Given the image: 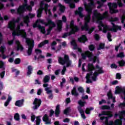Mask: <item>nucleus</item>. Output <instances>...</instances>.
I'll list each match as a JSON object with an SVG mask.
<instances>
[{"instance_id":"nucleus-1","label":"nucleus","mask_w":125,"mask_h":125,"mask_svg":"<svg viewBox=\"0 0 125 125\" xmlns=\"http://www.w3.org/2000/svg\"><path fill=\"white\" fill-rule=\"evenodd\" d=\"M33 7L31 5H28V4L25 3L21 5H20L19 8L17 9V14L20 15V17H24V13L25 11H32Z\"/></svg>"},{"instance_id":"nucleus-2","label":"nucleus","mask_w":125,"mask_h":125,"mask_svg":"<svg viewBox=\"0 0 125 125\" xmlns=\"http://www.w3.org/2000/svg\"><path fill=\"white\" fill-rule=\"evenodd\" d=\"M20 29H21V26L18 24L16 29L15 28L14 30H11V31H13L12 33V37L21 36V37L23 39H27V33L25 31V30Z\"/></svg>"},{"instance_id":"nucleus-3","label":"nucleus","mask_w":125,"mask_h":125,"mask_svg":"<svg viewBox=\"0 0 125 125\" xmlns=\"http://www.w3.org/2000/svg\"><path fill=\"white\" fill-rule=\"evenodd\" d=\"M87 5V7H85V9L86 12H87V15L84 17V23L88 24L90 22V20L91 19V13H92V8L91 6L94 5L93 2H90L88 5L84 4V6Z\"/></svg>"},{"instance_id":"nucleus-4","label":"nucleus","mask_w":125,"mask_h":125,"mask_svg":"<svg viewBox=\"0 0 125 125\" xmlns=\"http://www.w3.org/2000/svg\"><path fill=\"white\" fill-rule=\"evenodd\" d=\"M58 62L61 65H65L66 64L67 68L70 67L72 64V61L70 60L69 56L68 55H64V58L59 57L58 59Z\"/></svg>"},{"instance_id":"nucleus-5","label":"nucleus","mask_w":125,"mask_h":125,"mask_svg":"<svg viewBox=\"0 0 125 125\" xmlns=\"http://www.w3.org/2000/svg\"><path fill=\"white\" fill-rule=\"evenodd\" d=\"M117 21H119V18H111L110 20V22H111V24L112 25V27L110 28L109 31H111V32H114L115 33H117L118 32V30L120 31L122 30V26H119L118 25H116L113 22H117Z\"/></svg>"},{"instance_id":"nucleus-6","label":"nucleus","mask_w":125,"mask_h":125,"mask_svg":"<svg viewBox=\"0 0 125 125\" xmlns=\"http://www.w3.org/2000/svg\"><path fill=\"white\" fill-rule=\"evenodd\" d=\"M108 11H105L104 14L103 16L101 15V14L99 13L97 11H95L93 13V16L92 17V20H95L97 19L98 21H102L104 19H105V17L108 15Z\"/></svg>"},{"instance_id":"nucleus-7","label":"nucleus","mask_w":125,"mask_h":125,"mask_svg":"<svg viewBox=\"0 0 125 125\" xmlns=\"http://www.w3.org/2000/svg\"><path fill=\"white\" fill-rule=\"evenodd\" d=\"M25 42L28 46V49L27 50V53L29 56L32 55V53L33 52V48H34V46H35V42L34 40L32 41V42H31V40L29 38H26Z\"/></svg>"},{"instance_id":"nucleus-8","label":"nucleus","mask_w":125,"mask_h":125,"mask_svg":"<svg viewBox=\"0 0 125 125\" xmlns=\"http://www.w3.org/2000/svg\"><path fill=\"white\" fill-rule=\"evenodd\" d=\"M21 18L20 17H18L16 20L13 19L12 21H10L8 24V28L10 30H14L16 27V23H19L20 22Z\"/></svg>"},{"instance_id":"nucleus-9","label":"nucleus","mask_w":125,"mask_h":125,"mask_svg":"<svg viewBox=\"0 0 125 125\" xmlns=\"http://www.w3.org/2000/svg\"><path fill=\"white\" fill-rule=\"evenodd\" d=\"M87 70L90 73H87L86 76V79H90L92 76L93 72L92 71L95 70V66L93 65V63H88L87 65Z\"/></svg>"},{"instance_id":"nucleus-10","label":"nucleus","mask_w":125,"mask_h":125,"mask_svg":"<svg viewBox=\"0 0 125 125\" xmlns=\"http://www.w3.org/2000/svg\"><path fill=\"white\" fill-rule=\"evenodd\" d=\"M108 5L109 8L110 13H118L119 10H115L118 7V4L117 3H108Z\"/></svg>"},{"instance_id":"nucleus-11","label":"nucleus","mask_w":125,"mask_h":125,"mask_svg":"<svg viewBox=\"0 0 125 125\" xmlns=\"http://www.w3.org/2000/svg\"><path fill=\"white\" fill-rule=\"evenodd\" d=\"M95 69H97L98 70L95 71L93 73V76L94 77H98L99 75H101L102 74H104L105 72L103 70V67H100L99 65L96 64L95 67Z\"/></svg>"},{"instance_id":"nucleus-12","label":"nucleus","mask_w":125,"mask_h":125,"mask_svg":"<svg viewBox=\"0 0 125 125\" xmlns=\"http://www.w3.org/2000/svg\"><path fill=\"white\" fill-rule=\"evenodd\" d=\"M33 104L34 105L33 106V109H34V110H37L42 104V100L36 98L34 100V101L33 102Z\"/></svg>"},{"instance_id":"nucleus-13","label":"nucleus","mask_w":125,"mask_h":125,"mask_svg":"<svg viewBox=\"0 0 125 125\" xmlns=\"http://www.w3.org/2000/svg\"><path fill=\"white\" fill-rule=\"evenodd\" d=\"M70 27L71 28V30H74L75 34L80 31V28L78 25H75V21L73 20L70 21Z\"/></svg>"},{"instance_id":"nucleus-14","label":"nucleus","mask_w":125,"mask_h":125,"mask_svg":"<svg viewBox=\"0 0 125 125\" xmlns=\"http://www.w3.org/2000/svg\"><path fill=\"white\" fill-rule=\"evenodd\" d=\"M46 21H48L47 25L49 26L48 29L52 31L53 28H55V27H56V24L49 18L46 19Z\"/></svg>"},{"instance_id":"nucleus-15","label":"nucleus","mask_w":125,"mask_h":125,"mask_svg":"<svg viewBox=\"0 0 125 125\" xmlns=\"http://www.w3.org/2000/svg\"><path fill=\"white\" fill-rule=\"evenodd\" d=\"M92 55V52H90L89 51H86L85 53L81 54V56L83 60H85L86 57L90 58Z\"/></svg>"},{"instance_id":"nucleus-16","label":"nucleus","mask_w":125,"mask_h":125,"mask_svg":"<svg viewBox=\"0 0 125 125\" xmlns=\"http://www.w3.org/2000/svg\"><path fill=\"white\" fill-rule=\"evenodd\" d=\"M33 28H37V27H38L39 30H41V33H42V34H43V35H44V34H45L46 33L45 27H44V26H42L41 24L38 25L37 23H34L33 25Z\"/></svg>"},{"instance_id":"nucleus-17","label":"nucleus","mask_w":125,"mask_h":125,"mask_svg":"<svg viewBox=\"0 0 125 125\" xmlns=\"http://www.w3.org/2000/svg\"><path fill=\"white\" fill-rule=\"evenodd\" d=\"M123 125V122H122V119H117L115 121L114 123L113 121H110L108 124L107 125Z\"/></svg>"},{"instance_id":"nucleus-18","label":"nucleus","mask_w":125,"mask_h":125,"mask_svg":"<svg viewBox=\"0 0 125 125\" xmlns=\"http://www.w3.org/2000/svg\"><path fill=\"white\" fill-rule=\"evenodd\" d=\"M115 94H120V93H123L124 95L125 94V88H122L119 86H117L116 87Z\"/></svg>"},{"instance_id":"nucleus-19","label":"nucleus","mask_w":125,"mask_h":125,"mask_svg":"<svg viewBox=\"0 0 125 125\" xmlns=\"http://www.w3.org/2000/svg\"><path fill=\"white\" fill-rule=\"evenodd\" d=\"M78 41L79 42H83V43H85L86 42L88 41L87 37L85 35H83L81 37L78 38Z\"/></svg>"},{"instance_id":"nucleus-20","label":"nucleus","mask_w":125,"mask_h":125,"mask_svg":"<svg viewBox=\"0 0 125 125\" xmlns=\"http://www.w3.org/2000/svg\"><path fill=\"white\" fill-rule=\"evenodd\" d=\"M71 44L72 45V46H74V49H78L79 52H82L83 50H82V48H78V44H77V42H76V40H73L71 42Z\"/></svg>"},{"instance_id":"nucleus-21","label":"nucleus","mask_w":125,"mask_h":125,"mask_svg":"<svg viewBox=\"0 0 125 125\" xmlns=\"http://www.w3.org/2000/svg\"><path fill=\"white\" fill-rule=\"evenodd\" d=\"M78 103L79 105V106L77 107L78 111L83 110L82 109V108H83V107H84L85 104H86V102L85 101L83 102L82 100L78 101Z\"/></svg>"},{"instance_id":"nucleus-22","label":"nucleus","mask_w":125,"mask_h":125,"mask_svg":"<svg viewBox=\"0 0 125 125\" xmlns=\"http://www.w3.org/2000/svg\"><path fill=\"white\" fill-rule=\"evenodd\" d=\"M15 43L17 45V50H21V51H23V50H24V47L22 45H21L20 41L17 40L15 42Z\"/></svg>"},{"instance_id":"nucleus-23","label":"nucleus","mask_w":125,"mask_h":125,"mask_svg":"<svg viewBox=\"0 0 125 125\" xmlns=\"http://www.w3.org/2000/svg\"><path fill=\"white\" fill-rule=\"evenodd\" d=\"M50 88L47 87L44 88L45 91L46 92L47 94H50L48 96L49 99H53V94H52V90H49Z\"/></svg>"},{"instance_id":"nucleus-24","label":"nucleus","mask_w":125,"mask_h":125,"mask_svg":"<svg viewBox=\"0 0 125 125\" xmlns=\"http://www.w3.org/2000/svg\"><path fill=\"white\" fill-rule=\"evenodd\" d=\"M62 25H63L62 20H58L57 22V30L58 32L62 31Z\"/></svg>"},{"instance_id":"nucleus-25","label":"nucleus","mask_w":125,"mask_h":125,"mask_svg":"<svg viewBox=\"0 0 125 125\" xmlns=\"http://www.w3.org/2000/svg\"><path fill=\"white\" fill-rule=\"evenodd\" d=\"M24 99L19 100L18 101H16L15 105V106H17V107H22L23 105H24Z\"/></svg>"},{"instance_id":"nucleus-26","label":"nucleus","mask_w":125,"mask_h":125,"mask_svg":"<svg viewBox=\"0 0 125 125\" xmlns=\"http://www.w3.org/2000/svg\"><path fill=\"white\" fill-rule=\"evenodd\" d=\"M76 34L75 31H74V29H71L69 32H66L63 34L62 36V39H65L68 37V36H71V35H75Z\"/></svg>"},{"instance_id":"nucleus-27","label":"nucleus","mask_w":125,"mask_h":125,"mask_svg":"<svg viewBox=\"0 0 125 125\" xmlns=\"http://www.w3.org/2000/svg\"><path fill=\"white\" fill-rule=\"evenodd\" d=\"M101 115H103V116H108V118H112L113 117V114H112V112L110 111H102V114H99V116H101Z\"/></svg>"},{"instance_id":"nucleus-28","label":"nucleus","mask_w":125,"mask_h":125,"mask_svg":"<svg viewBox=\"0 0 125 125\" xmlns=\"http://www.w3.org/2000/svg\"><path fill=\"white\" fill-rule=\"evenodd\" d=\"M60 104H57L55 110V117L58 118V117H59V115H60Z\"/></svg>"},{"instance_id":"nucleus-29","label":"nucleus","mask_w":125,"mask_h":125,"mask_svg":"<svg viewBox=\"0 0 125 125\" xmlns=\"http://www.w3.org/2000/svg\"><path fill=\"white\" fill-rule=\"evenodd\" d=\"M107 96L108 99H112L113 103H116V98L113 96V94L112 93V91H111V90L108 92Z\"/></svg>"},{"instance_id":"nucleus-30","label":"nucleus","mask_w":125,"mask_h":125,"mask_svg":"<svg viewBox=\"0 0 125 125\" xmlns=\"http://www.w3.org/2000/svg\"><path fill=\"white\" fill-rule=\"evenodd\" d=\"M23 22L26 24L27 27H29V23H30V19L29 16H25L23 17Z\"/></svg>"},{"instance_id":"nucleus-31","label":"nucleus","mask_w":125,"mask_h":125,"mask_svg":"<svg viewBox=\"0 0 125 125\" xmlns=\"http://www.w3.org/2000/svg\"><path fill=\"white\" fill-rule=\"evenodd\" d=\"M48 8V4L45 3L44 4V7H43L42 6H40V9H39V10H42H42H44L45 11V13L46 14H47Z\"/></svg>"},{"instance_id":"nucleus-32","label":"nucleus","mask_w":125,"mask_h":125,"mask_svg":"<svg viewBox=\"0 0 125 125\" xmlns=\"http://www.w3.org/2000/svg\"><path fill=\"white\" fill-rule=\"evenodd\" d=\"M71 94L74 96H79V93L77 91V88H76V86L73 87L71 90Z\"/></svg>"},{"instance_id":"nucleus-33","label":"nucleus","mask_w":125,"mask_h":125,"mask_svg":"<svg viewBox=\"0 0 125 125\" xmlns=\"http://www.w3.org/2000/svg\"><path fill=\"white\" fill-rule=\"evenodd\" d=\"M48 42H49V41H48V40H45L38 44V47L41 48V47H42V46L45 45V44H47Z\"/></svg>"},{"instance_id":"nucleus-34","label":"nucleus","mask_w":125,"mask_h":125,"mask_svg":"<svg viewBox=\"0 0 125 125\" xmlns=\"http://www.w3.org/2000/svg\"><path fill=\"white\" fill-rule=\"evenodd\" d=\"M33 72V66L31 65H28L27 67V76H30L32 75V73Z\"/></svg>"},{"instance_id":"nucleus-35","label":"nucleus","mask_w":125,"mask_h":125,"mask_svg":"<svg viewBox=\"0 0 125 125\" xmlns=\"http://www.w3.org/2000/svg\"><path fill=\"white\" fill-rule=\"evenodd\" d=\"M88 28H89L88 24L84 23V25L81 26V30L82 31H88Z\"/></svg>"},{"instance_id":"nucleus-36","label":"nucleus","mask_w":125,"mask_h":125,"mask_svg":"<svg viewBox=\"0 0 125 125\" xmlns=\"http://www.w3.org/2000/svg\"><path fill=\"white\" fill-rule=\"evenodd\" d=\"M104 48H105V43L101 42L99 45V47H97V50H101V49H104Z\"/></svg>"},{"instance_id":"nucleus-37","label":"nucleus","mask_w":125,"mask_h":125,"mask_svg":"<svg viewBox=\"0 0 125 125\" xmlns=\"http://www.w3.org/2000/svg\"><path fill=\"white\" fill-rule=\"evenodd\" d=\"M50 80V77L48 75H45L43 79L42 82L44 83H48L49 80Z\"/></svg>"},{"instance_id":"nucleus-38","label":"nucleus","mask_w":125,"mask_h":125,"mask_svg":"<svg viewBox=\"0 0 125 125\" xmlns=\"http://www.w3.org/2000/svg\"><path fill=\"white\" fill-rule=\"evenodd\" d=\"M42 120L43 122H45L46 125L50 124V122H48V116H47V115L45 114L42 118Z\"/></svg>"},{"instance_id":"nucleus-39","label":"nucleus","mask_w":125,"mask_h":125,"mask_svg":"<svg viewBox=\"0 0 125 125\" xmlns=\"http://www.w3.org/2000/svg\"><path fill=\"white\" fill-rule=\"evenodd\" d=\"M98 58L96 56H95L93 57V53H92V56L89 58V59L90 60V61H93V63H95L97 61Z\"/></svg>"},{"instance_id":"nucleus-40","label":"nucleus","mask_w":125,"mask_h":125,"mask_svg":"<svg viewBox=\"0 0 125 125\" xmlns=\"http://www.w3.org/2000/svg\"><path fill=\"white\" fill-rule=\"evenodd\" d=\"M14 119L15 121H16L17 122H19V121H20V115H19V113H15L14 115Z\"/></svg>"},{"instance_id":"nucleus-41","label":"nucleus","mask_w":125,"mask_h":125,"mask_svg":"<svg viewBox=\"0 0 125 125\" xmlns=\"http://www.w3.org/2000/svg\"><path fill=\"white\" fill-rule=\"evenodd\" d=\"M58 5L60 7V10L61 12H64V11H65V9H66V7H65V6L62 5V4L60 3L58 4Z\"/></svg>"},{"instance_id":"nucleus-42","label":"nucleus","mask_w":125,"mask_h":125,"mask_svg":"<svg viewBox=\"0 0 125 125\" xmlns=\"http://www.w3.org/2000/svg\"><path fill=\"white\" fill-rule=\"evenodd\" d=\"M117 63L119 64V67H124L125 64V61L124 60H122L121 61H118Z\"/></svg>"},{"instance_id":"nucleus-43","label":"nucleus","mask_w":125,"mask_h":125,"mask_svg":"<svg viewBox=\"0 0 125 125\" xmlns=\"http://www.w3.org/2000/svg\"><path fill=\"white\" fill-rule=\"evenodd\" d=\"M38 21L39 22V23H41V24H43L45 26V27H47L48 26V21H47V22H44V20H38Z\"/></svg>"},{"instance_id":"nucleus-44","label":"nucleus","mask_w":125,"mask_h":125,"mask_svg":"<svg viewBox=\"0 0 125 125\" xmlns=\"http://www.w3.org/2000/svg\"><path fill=\"white\" fill-rule=\"evenodd\" d=\"M78 111L79 113H80L81 117L82 118H83V119L84 120H85V119H86V117H85V115H84V111H83V110H80Z\"/></svg>"},{"instance_id":"nucleus-45","label":"nucleus","mask_w":125,"mask_h":125,"mask_svg":"<svg viewBox=\"0 0 125 125\" xmlns=\"http://www.w3.org/2000/svg\"><path fill=\"white\" fill-rule=\"evenodd\" d=\"M70 112H71V107H67L64 109L63 114H64V115H68Z\"/></svg>"},{"instance_id":"nucleus-46","label":"nucleus","mask_w":125,"mask_h":125,"mask_svg":"<svg viewBox=\"0 0 125 125\" xmlns=\"http://www.w3.org/2000/svg\"><path fill=\"white\" fill-rule=\"evenodd\" d=\"M92 110H93V107L86 108L85 110V114L89 115L90 114V111H92Z\"/></svg>"},{"instance_id":"nucleus-47","label":"nucleus","mask_w":125,"mask_h":125,"mask_svg":"<svg viewBox=\"0 0 125 125\" xmlns=\"http://www.w3.org/2000/svg\"><path fill=\"white\" fill-rule=\"evenodd\" d=\"M125 56V53L123 52L119 53L117 55L118 58H124Z\"/></svg>"},{"instance_id":"nucleus-48","label":"nucleus","mask_w":125,"mask_h":125,"mask_svg":"<svg viewBox=\"0 0 125 125\" xmlns=\"http://www.w3.org/2000/svg\"><path fill=\"white\" fill-rule=\"evenodd\" d=\"M89 50L90 51H93L95 49V46L94 44H90L88 46Z\"/></svg>"},{"instance_id":"nucleus-49","label":"nucleus","mask_w":125,"mask_h":125,"mask_svg":"<svg viewBox=\"0 0 125 125\" xmlns=\"http://www.w3.org/2000/svg\"><path fill=\"white\" fill-rule=\"evenodd\" d=\"M44 56H42V55H40L38 58L37 56H34V60H40V59H44Z\"/></svg>"},{"instance_id":"nucleus-50","label":"nucleus","mask_w":125,"mask_h":125,"mask_svg":"<svg viewBox=\"0 0 125 125\" xmlns=\"http://www.w3.org/2000/svg\"><path fill=\"white\" fill-rule=\"evenodd\" d=\"M65 1V3H70V2H72V1H74V2H79L80 0H63Z\"/></svg>"},{"instance_id":"nucleus-51","label":"nucleus","mask_w":125,"mask_h":125,"mask_svg":"<svg viewBox=\"0 0 125 125\" xmlns=\"http://www.w3.org/2000/svg\"><path fill=\"white\" fill-rule=\"evenodd\" d=\"M78 91L80 92V93H82L83 94L84 93V89H83V87L82 86H80L78 88Z\"/></svg>"},{"instance_id":"nucleus-52","label":"nucleus","mask_w":125,"mask_h":125,"mask_svg":"<svg viewBox=\"0 0 125 125\" xmlns=\"http://www.w3.org/2000/svg\"><path fill=\"white\" fill-rule=\"evenodd\" d=\"M21 63V59L20 58H16L14 60V63L16 65H18V64H20Z\"/></svg>"},{"instance_id":"nucleus-53","label":"nucleus","mask_w":125,"mask_h":125,"mask_svg":"<svg viewBox=\"0 0 125 125\" xmlns=\"http://www.w3.org/2000/svg\"><path fill=\"white\" fill-rule=\"evenodd\" d=\"M42 10H37V17L41 18L42 17Z\"/></svg>"},{"instance_id":"nucleus-54","label":"nucleus","mask_w":125,"mask_h":125,"mask_svg":"<svg viewBox=\"0 0 125 125\" xmlns=\"http://www.w3.org/2000/svg\"><path fill=\"white\" fill-rule=\"evenodd\" d=\"M111 107L109 105H103L102 106V110H110Z\"/></svg>"},{"instance_id":"nucleus-55","label":"nucleus","mask_w":125,"mask_h":125,"mask_svg":"<svg viewBox=\"0 0 125 125\" xmlns=\"http://www.w3.org/2000/svg\"><path fill=\"white\" fill-rule=\"evenodd\" d=\"M107 38L109 42H112V35L110 32L107 33Z\"/></svg>"},{"instance_id":"nucleus-56","label":"nucleus","mask_w":125,"mask_h":125,"mask_svg":"<svg viewBox=\"0 0 125 125\" xmlns=\"http://www.w3.org/2000/svg\"><path fill=\"white\" fill-rule=\"evenodd\" d=\"M75 14L76 15H79V17H80L81 18H83V13H81V12H79V11H76Z\"/></svg>"},{"instance_id":"nucleus-57","label":"nucleus","mask_w":125,"mask_h":125,"mask_svg":"<svg viewBox=\"0 0 125 125\" xmlns=\"http://www.w3.org/2000/svg\"><path fill=\"white\" fill-rule=\"evenodd\" d=\"M94 30H95V28L94 27H92L90 28L88 27V30H87L88 32V34L90 35L92 33V32L94 31Z\"/></svg>"},{"instance_id":"nucleus-58","label":"nucleus","mask_w":125,"mask_h":125,"mask_svg":"<svg viewBox=\"0 0 125 125\" xmlns=\"http://www.w3.org/2000/svg\"><path fill=\"white\" fill-rule=\"evenodd\" d=\"M4 63H3V62L0 61V69H2V70H5V68H4Z\"/></svg>"},{"instance_id":"nucleus-59","label":"nucleus","mask_w":125,"mask_h":125,"mask_svg":"<svg viewBox=\"0 0 125 125\" xmlns=\"http://www.w3.org/2000/svg\"><path fill=\"white\" fill-rule=\"evenodd\" d=\"M36 125H41V118L40 116H38L36 117Z\"/></svg>"},{"instance_id":"nucleus-60","label":"nucleus","mask_w":125,"mask_h":125,"mask_svg":"<svg viewBox=\"0 0 125 125\" xmlns=\"http://www.w3.org/2000/svg\"><path fill=\"white\" fill-rule=\"evenodd\" d=\"M35 53H36L37 55H39V54H42V51L40 49H36Z\"/></svg>"},{"instance_id":"nucleus-61","label":"nucleus","mask_w":125,"mask_h":125,"mask_svg":"<svg viewBox=\"0 0 125 125\" xmlns=\"http://www.w3.org/2000/svg\"><path fill=\"white\" fill-rule=\"evenodd\" d=\"M107 30H108V31H110V29H109V27H108V26L106 25L104 27L103 32L104 33V34H106V33H107Z\"/></svg>"},{"instance_id":"nucleus-62","label":"nucleus","mask_w":125,"mask_h":125,"mask_svg":"<svg viewBox=\"0 0 125 125\" xmlns=\"http://www.w3.org/2000/svg\"><path fill=\"white\" fill-rule=\"evenodd\" d=\"M14 40H15V36H13V40L8 41V44H9V45H11V44H13Z\"/></svg>"},{"instance_id":"nucleus-63","label":"nucleus","mask_w":125,"mask_h":125,"mask_svg":"<svg viewBox=\"0 0 125 125\" xmlns=\"http://www.w3.org/2000/svg\"><path fill=\"white\" fill-rule=\"evenodd\" d=\"M94 38L95 41H99V40H100V36L97 34H96L94 35Z\"/></svg>"},{"instance_id":"nucleus-64","label":"nucleus","mask_w":125,"mask_h":125,"mask_svg":"<svg viewBox=\"0 0 125 125\" xmlns=\"http://www.w3.org/2000/svg\"><path fill=\"white\" fill-rule=\"evenodd\" d=\"M4 49H5V47L3 46H1L0 47V52H1L2 54L4 53Z\"/></svg>"}]
</instances>
